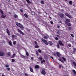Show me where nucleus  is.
Instances as JSON below:
<instances>
[{"mask_svg":"<svg viewBox=\"0 0 76 76\" xmlns=\"http://www.w3.org/2000/svg\"><path fill=\"white\" fill-rule=\"evenodd\" d=\"M56 36L57 37H60V36L58 35H56Z\"/></svg>","mask_w":76,"mask_h":76,"instance_id":"obj_56","label":"nucleus"},{"mask_svg":"<svg viewBox=\"0 0 76 76\" xmlns=\"http://www.w3.org/2000/svg\"><path fill=\"white\" fill-rule=\"evenodd\" d=\"M31 59L32 60H33L34 59V57H32L31 58Z\"/></svg>","mask_w":76,"mask_h":76,"instance_id":"obj_55","label":"nucleus"},{"mask_svg":"<svg viewBox=\"0 0 76 76\" xmlns=\"http://www.w3.org/2000/svg\"><path fill=\"white\" fill-rule=\"evenodd\" d=\"M20 11L22 13H23V10H22V9H20Z\"/></svg>","mask_w":76,"mask_h":76,"instance_id":"obj_44","label":"nucleus"},{"mask_svg":"<svg viewBox=\"0 0 76 76\" xmlns=\"http://www.w3.org/2000/svg\"><path fill=\"white\" fill-rule=\"evenodd\" d=\"M9 44L10 45V46L12 45V42L11 40H10L9 41Z\"/></svg>","mask_w":76,"mask_h":76,"instance_id":"obj_15","label":"nucleus"},{"mask_svg":"<svg viewBox=\"0 0 76 76\" xmlns=\"http://www.w3.org/2000/svg\"><path fill=\"white\" fill-rule=\"evenodd\" d=\"M70 13H71V14H73V11H70Z\"/></svg>","mask_w":76,"mask_h":76,"instance_id":"obj_57","label":"nucleus"},{"mask_svg":"<svg viewBox=\"0 0 76 76\" xmlns=\"http://www.w3.org/2000/svg\"><path fill=\"white\" fill-rule=\"evenodd\" d=\"M53 55L55 56H57V54H56V53H54Z\"/></svg>","mask_w":76,"mask_h":76,"instance_id":"obj_45","label":"nucleus"},{"mask_svg":"<svg viewBox=\"0 0 76 76\" xmlns=\"http://www.w3.org/2000/svg\"><path fill=\"white\" fill-rule=\"evenodd\" d=\"M26 30H27L28 32H30V31H31V30H30L29 29H28V28H26Z\"/></svg>","mask_w":76,"mask_h":76,"instance_id":"obj_27","label":"nucleus"},{"mask_svg":"<svg viewBox=\"0 0 76 76\" xmlns=\"http://www.w3.org/2000/svg\"><path fill=\"white\" fill-rule=\"evenodd\" d=\"M72 72L74 74L75 76H76V72L75 70L74 69L72 70Z\"/></svg>","mask_w":76,"mask_h":76,"instance_id":"obj_17","label":"nucleus"},{"mask_svg":"<svg viewBox=\"0 0 76 76\" xmlns=\"http://www.w3.org/2000/svg\"><path fill=\"white\" fill-rule=\"evenodd\" d=\"M5 66L7 68H9V65H8L7 64H6V65H5Z\"/></svg>","mask_w":76,"mask_h":76,"instance_id":"obj_31","label":"nucleus"},{"mask_svg":"<svg viewBox=\"0 0 76 76\" xmlns=\"http://www.w3.org/2000/svg\"><path fill=\"white\" fill-rule=\"evenodd\" d=\"M17 36H16V35H15V37L17 38Z\"/></svg>","mask_w":76,"mask_h":76,"instance_id":"obj_59","label":"nucleus"},{"mask_svg":"<svg viewBox=\"0 0 76 76\" xmlns=\"http://www.w3.org/2000/svg\"><path fill=\"white\" fill-rule=\"evenodd\" d=\"M36 53L37 56H39V54L38 53V52L37 51H36Z\"/></svg>","mask_w":76,"mask_h":76,"instance_id":"obj_28","label":"nucleus"},{"mask_svg":"<svg viewBox=\"0 0 76 76\" xmlns=\"http://www.w3.org/2000/svg\"><path fill=\"white\" fill-rule=\"evenodd\" d=\"M16 44V42L15 41H13V45H15Z\"/></svg>","mask_w":76,"mask_h":76,"instance_id":"obj_35","label":"nucleus"},{"mask_svg":"<svg viewBox=\"0 0 76 76\" xmlns=\"http://www.w3.org/2000/svg\"><path fill=\"white\" fill-rule=\"evenodd\" d=\"M65 15L67 17H69L70 18L72 19V16H71L70 15L68 14L67 13H66Z\"/></svg>","mask_w":76,"mask_h":76,"instance_id":"obj_4","label":"nucleus"},{"mask_svg":"<svg viewBox=\"0 0 76 76\" xmlns=\"http://www.w3.org/2000/svg\"><path fill=\"white\" fill-rule=\"evenodd\" d=\"M50 23H51V24L52 25L53 24V22L52 21H51Z\"/></svg>","mask_w":76,"mask_h":76,"instance_id":"obj_52","label":"nucleus"},{"mask_svg":"<svg viewBox=\"0 0 76 76\" xmlns=\"http://www.w3.org/2000/svg\"><path fill=\"white\" fill-rule=\"evenodd\" d=\"M63 76H69L68 75H63Z\"/></svg>","mask_w":76,"mask_h":76,"instance_id":"obj_60","label":"nucleus"},{"mask_svg":"<svg viewBox=\"0 0 76 76\" xmlns=\"http://www.w3.org/2000/svg\"><path fill=\"white\" fill-rule=\"evenodd\" d=\"M42 41L43 42V43H44L45 44H46V45H48V44L50 45H53V43H52V42L51 41H50L48 42V43L46 40L45 39H42Z\"/></svg>","mask_w":76,"mask_h":76,"instance_id":"obj_1","label":"nucleus"},{"mask_svg":"<svg viewBox=\"0 0 76 76\" xmlns=\"http://www.w3.org/2000/svg\"><path fill=\"white\" fill-rule=\"evenodd\" d=\"M56 54L57 56L58 57H60V56L61 55V54L60 53H58V52H56Z\"/></svg>","mask_w":76,"mask_h":76,"instance_id":"obj_13","label":"nucleus"},{"mask_svg":"<svg viewBox=\"0 0 76 76\" xmlns=\"http://www.w3.org/2000/svg\"><path fill=\"white\" fill-rule=\"evenodd\" d=\"M62 66L61 64H59V68H61V67H62Z\"/></svg>","mask_w":76,"mask_h":76,"instance_id":"obj_39","label":"nucleus"},{"mask_svg":"<svg viewBox=\"0 0 76 76\" xmlns=\"http://www.w3.org/2000/svg\"><path fill=\"white\" fill-rule=\"evenodd\" d=\"M59 16L61 18H63L64 17V14L63 13H60L59 14Z\"/></svg>","mask_w":76,"mask_h":76,"instance_id":"obj_5","label":"nucleus"},{"mask_svg":"<svg viewBox=\"0 0 76 76\" xmlns=\"http://www.w3.org/2000/svg\"><path fill=\"white\" fill-rule=\"evenodd\" d=\"M41 73L43 75H45L46 74V72L45 70L44 69H42Z\"/></svg>","mask_w":76,"mask_h":76,"instance_id":"obj_8","label":"nucleus"},{"mask_svg":"<svg viewBox=\"0 0 76 76\" xmlns=\"http://www.w3.org/2000/svg\"><path fill=\"white\" fill-rule=\"evenodd\" d=\"M57 34H60V32L58 31L57 32Z\"/></svg>","mask_w":76,"mask_h":76,"instance_id":"obj_53","label":"nucleus"},{"mask_svg":"<svg viewBox=\"0 0 76 76\" xmlns=\"http://www.w3.org/2000/svg\"><path fill=\"white\" fill-rule=\"evenodd\" d=\"M68 46H69V47H71L72 46L71 45H68Z\"/></svg>","mask_w":76,"mask_h":76,"instance_id":"obj_54","label":"nucleus"},{"mask_svg":"<svg viewBox=\"0 0 76 76\" xmlns=\"http://www.w3.org/2000/svg\"><path fill=\"white\" fill-rule=\"evenodd\" d=\"M20 56H21V57H22V58H25L26 57H25V56H23V55L20 54Z\"/></svg>","mask_w":76,"mask_h":76,"instance_id":"obj_26","label":"nucleus"},{"mask_svg":"<svg viewBox=\"0 0 76 76\" xmlns=\"http://www.w3.org/2000/svg\"><path fill=\"white\" fill-rule=\"evenodd\" d=\"M26 55L27 56H29V54L27 52H26Z\"/></svg>","mask_w":76,"mask_h":76,"instance_id":"obj_36","label":"nucleus"},{"mask_svg":"<svg viewBox=\"0 0 76 76\" xmlns=\"http://www.w3.org/2000/svg\"><path fill=\"white\" fill-rule=\"evenodd\" d=\"M34 68L39 69L40 68V66L38 65H36L34 66Z\"/></svg>","mask_w":76,"mask_h":76,"instance_id":"obj_12","label":"nucleus"},{"mask_svg":"<svg viewBox=\"0 0 76 76\" xmlns=\"http://www.w3.org/2000/svg\"><path fill=\"white\" fill-rule=\"evenodd\" d=\"M59 61H61V62L63 63H64V61H65L66 60V59L64 57H62L61 58H59Z\"/></svg>","mask_w":76,"mask_h":76,"instance_id":"obj_3","label":"nucleus"},{"mask_svg":"<svg viewBox=\"0 0 76 76\" xmlns=\"http://www.w3.org/2000/svg\"><path fill=\"white\" fill-rule=\"evenodd\" d=\"M59 23H61V21H59Z\"/></svg>","mask_w":76,"mask_h":76,"instance_id":"obj_63","label":"nucleus"},{"mask_svg":"<svg viewBox=\"0 0 76 76\" xmlns=\"http://www.w3.org/2000/svg\"><path fill=\"white\" fill-rule=\"evenodd\" d=\"M39 47V46L37 45L36 46H35V47H34V48H38Z\"/></svg>","mask_w":76,"mask_h":76,"instance_id":"obj_29","label":"nucleus"},{"mask_svg":"<svg viewBox=\"0 0 76 76\" xmlns=\"http://www.w3.org/2000/svg\"><path fill=\"white\" fill-rule=\"evenodd\" d=\"M49 37V36H45L44 37V38L45 39H47Z\"/></svg>","mask_w":76,"mask_h":76,"instance_id":"obj_21","label":"nucleus"},{"mask_svg":"<svg viewBox=\"0 0 76 76\" xmlns=\"http://www.w3.org/2000/svg\"><path fill=\"white\" fill-rule=\"evenodd\" d=\"M45 60H43V61H41V64H43V63H45Z\"/></svg>","mask_w":76,"mask_h":76,"instance_id":"obj_23","label":"nucleus"},{"mask_svg":"<svg viewBox=\"0 0 76 76\" xmlns=\"http://www.w3.org/2000/svg\"><path fill=\"white\" fill-rule=\"evenodd\" d=\"M24 75L26 76H28V74H27V73H25Z\"/></svg>","mask_w":76,"mask_h":76,"instance_id":"obj_46","label":"nucleus"},{"mask_svg":"<svg viewBox=\"0 0 76 76\" xmlns=\"http://www.w3.org/2000/svg\"><path fill=\"white\" fill-rule=\"evenodd\" d=\"M0 12L1 13V15H4V13L2 10L1 9H0Z\"/></svg>","mask_w":76,"mask_h":76,"instance_id":"obj_16","label":"nucleus"},{"mask_svg":"<svg viewBox=\"0 0 76 76\" xmlns=\"http://www.w3.org/2000/svg\"><path fill=\"white\" fill-rule=\"evenodd\" d=\"M17 31H18V32H19L20 33V34L22 35H24V33H23V32H22L20 30H19V29H17Z\"/></svg>","mask_w":76,"mask_h":76,"instance_id":"obj_6","label":"nucleus"},{"mask_svg":"<svg viewBox=\"0 0 76 76\" xmlns=\"http://www.w3.org/2000/svg\"><path fill=\"white\" fill-rule=\"evenodd\" d=\"M2 76H5L4 75H2Z\"/></svg>","mask_w":76,"mask_h":76,"instance_id":"obj_64","label":"nucleus"},{"mask_svg":"<svg viewBox=\"0 0 76 76\" xmlns=\"http://www.w3.org/2000/svg\"><path fill=\"white\" fill-rule=\"evenodd\" d=\"M73 50L74 51H76V48H73Z\"/></svg>","mask_w":76,"mask_h":76,"instance_id":"obj_51","label":"nucleus"},{"mask_svg":"<svg viewBox=\"0 0 76 76\" xmlns=\"http://www.w3.org/2000/svg\"><path fill=\"white\" fill-rule=\"evenodd\" d=\"M12 37L13 38H15V35H14V34H12Z\"/></svg>","mask_w":76,"mask_h":76,"instance_id":"obj_41","label":"nucleus"},{"mask_svg":"<svg viewBox=\"0 0 76 76\" xmlns=\"http://www.w3.org/2000/svg\"><path fill=\"white\" fill-rule=\"evenodd\" d=\"M10 52H8L7 54V55L8 56H10Z\"/></svg>","mask_w":76,"mask_h":76,"instance_id":"obj_37","label":"nucleus"},{"mask_svg":"<svg viewBox=\"0 0 76 76\" xmlns=\"http://www.w3.org/2000/svg\"><path fill=\"white\" fill-rule=\"evenodd\" d=\"M5 53L4 52H0V56L2 57L4 56Z\"/></svg>","mask_w":76,"mask_h":76,"instance_id":"obj_7","label":"nucleus"},{"mask_svg":"<svg viewBox=\"0 0 76 76\" xmlns=\"http://www.w3.org/2000/svg\"><path fill=\"white\" fill-rule=\"evenodd\" d=\"M34 44L36 45H38V43L36 41H34Z\"/></svg>","mask_w":76,"mask_h":76,"instance_id":"obj_40","label":"nucleus"},{"mask_svg":"<svg viewBox=\"0 0 76 76\" xmlns=\"http://www.w3.org/2000/svg\"><path fill=\"white\" fill-rule=\"evenodd\" d=\"M14 17L15 18H18V16L17 15H14Z\"/></svg>","mask_w":76,"mask_h":76,"instance_id":"obj_25","label":"nucleus"},{"mask_svg":"<svg viewBox=\"0 0 76 76\" xmlns=\"http://www.w3.org/2000/svg\"><path fill=\"white\" fill-rule=\"evenodd\" d=\"M38 51L39 52V53H42V50H41L40 49H39L38 50Z\"/></svg>","mask_w":76,"mask_h":76,"instance_id":"obj_30","label":"nucleus"},{"mask_svg":"<svg viewBox=\"0 0 76 76\" xmlns=\"http://www.w3.org/2000/svg\"><path fill=\"white\" fill-rule=\"evenodd\" d=\"M26 1H27V3H30V4H31V3H31V1H29V0H26Z\"/></svg>","mask_w":76,"mask_h":76,"instance_id":"obj_24","label":"nucleus"},{"mask_svg":"<svg viewBox=\"0 0 76 76\" xmlns=\"http://www.w3.org/2000/svg\"><path fill=\"white\" fill-rule=\"evenodd\" d=\"M57 27H58V28H60V26H58Z\"/></svg>","mask_w":76,"mask_h":76,"instance_id":"obj_58","label":"nucleus"},{"mask_svg":"<svg viewBox=\"0 0 76 76\" xmlns=\"http://www.w3.org/2000/svg\"><path fill=\"white\" fill-rule=\"evenodd\" d=\"M57 48H60V46L59 45H57Z\"/></svg>","mask_w":76,"mask_h":76,"instance_id":"obj_48","label":"nucleus"},{"mask_svg":"<svg viewBox=\"0 0 76 76\" xmlns=\"http://www.w3.org/2000/svg\"><path fill=\"white\" fill-rule=\"evenodd\" d=\"M69 3L70 4L72 5V1H69Z\"/></svg>","mask_w":76,"mask_h":76,"instance_id":"obj_32","label":"nucleus"},{"mask_svg":"<svg viewBox=\"0 0 76 76\" xmlns=\"http://www.w3.org/2000/svg\"><path fill=\"white\" fill-rule=\"evenodd\" d=\"M51 57V58H52V59H53V57Z\"/></svg>","mask_w":76,"mask_h":76,"instance_id":"obj_62","label":"nucleus"},{"mask_svg":"<svg viewBox=\"0 0 76 76\" xmlns=\"http://www.w3.org/2000/svg\"><path fill=\"white\" fill-rule=\"evenodd\" d=\"M41 4H44V1H41Z\"/></svg>","mask_w":76,"mask_h":76,"instance_id":"obj_38","label":"nucleus"},{"mask_svg":"<svg viewBox=\"0 0 76 76\" xmlns=\"http://www.w3.org/2000/svg\"><path fill=\"white\" fill-rule=\"evenodd\" d=\"M55 39L56 40H58V38L57 37H56L55 38Z\"/></svg>","mask_w":76,"mask_h":76,"instance_id":"obj_43","label":"nucleus"},{"mask_svg":"<svg viewBox=\"0 0 76 76\" xmlns=\"http://www.w3.org/2000/svg\"><path fill=\"white\" fill-rule=\"evenodd\" d=\"M58 43L59 45H62V46H64V44H62V42L61 40H59L58 41Z\"/></svg>","mask_w":76,"mask_h":76,"instance_id":"obj_10","label":"nucleus"},{"mask_svg":"<svg viewBox=\"0 0 76 76\" xmlns=\"http://www.w3.org/2000/svg\"><path fill=\"white\" fill-rule=\"evenodd\" d=\"M7 70H8L10 71V68H8L7 69Z\"/></svg>","mask_w":76,"mask_h":76,"instance_id":"obj_49","label":"nucleus"},{"mask_svg":"<svg viewBox=\"0 0 76 76\" xmlns=\"http://www.w3.org/2000/svg\"><path fill=\"white\" fill-rule=\"evenodd\" d=\"M65 23L66 25H67V26H72V24L70 23H68L67 22H66V21H65Z\"/></svg>","mask_w":76,"mask_h":76,"instance_id":"obj_9","label":"nucleus"},{"mask_svg":"<svg viewBox=\"0 0 76 76\" xmlns=\"http://www.w3.org/2000/svg\"><path fill=\"white\" fill-rule=\"evenodd\" d=\"M38 59H39V60H40L41 61H42V60L43 58H42L39 57V58H38Z\"/></svg>","mask_w":76,"mask_h":76,"instance_id":"obj_33","label":"nucleus"},{"mask_svg":"<svg viewBox=\"0 0 76 76\" xmlns=\"http://www.w3.org/2000/svg\"><path fill=\"white\" fill-rule=\"evenodd\" d=\"M68 29H69V31H70L72 29V28L71 27H69V28H68Z\"/></svg>","mask_w":76,"mask_h":76,"instance_id":"obj_50","label":"nucleus"},{"mask_svg":"<svg viewBox=\"0 0 76 76\" xmlns=\"http://www.w3.org/2000/svg\"><path fill=\"white\" fill-rule=\"evenodd\" d=\"M49 18L50 19H52V17H51L50 16H49Z\"/></svg>","mask_w":76,"mask_h":76,"instance_id":"obj_61","label":"nucleus"},{"mask_svg":"<svg viewBox=\"0 0 76 76\" xmlns=\"http://www.w3.org/2000/svg\"><path fill=\"white\" fill-rule=\"evenodd\" d=\"M16 56V54L15 53L14 54H13V55H12V56L11 57V58H14V57H15Z\"/></svg>","mask_w":76,"mask_h":76,"instance_id":"obj_14","label":"nucleus"},{"mask_svg":"<svg viewBox=\"0 0 76 76\" xmlns=\"http://www.w3.org/2000/svg\"><path fill=\"white\" fill-rule=\"evenodd\" d=\"M73 64L74 66H75L76 67V63H75V61H73Z\"/></svg>","mask_w":76,"mask_h":76,"instance_id":"obj_34","label":"nucleus"},{"mask_svg":"<svg viewBox=\"0 0 76 76\" xmlns=\"http://www.w3.org/2000/svg\"><path fill=\"white\" fill-rule=\"evenodd\" d=\"M12 62H14L15 61V60L14 59H12Z\"/></svg>","mask_w":76,"mask_h":76,"instance_id":"obj_42","label":"nucleus"},{"mask_svg":"<svg viewBox=\"0 0 76 76\" xmlns=\"http://www.w3.org/2000/svg\"><path fill=\"white\" fill-rule=\"evenodd\" d=\"M1 18H6V15H1Z\"/></svg>","mask_w":76,"mask_h":76,"instance_id":"obj_20","label":"nucleus"},{"mask_svg":"<svg viewBox=\"0 0 76 76\" xmlns=\"http://www.w3.org/2000/svg\"><path fill=\"white\" fill-rule=\"evenodd\" d=\"M71 36V37H74V35H73V34H70Z\"/></svg>","mask_w":76,"mask_h":76,"instance_id":"obj_47","label":"nucleus"},{"mask_svg":"<svg viewBox=\"0 0 76 76\" xmlns=\"http://www.w3.org/2000/svg\"><path fill=\"white\" fill-rule=\"evenodd\" d=\"M29 68H30V72H34L33 69L32 68H31V67H29Z\"/></svg>","mask_w":76,"mask_h":76,"instance_id":"obj_18","label":"nucleus"},{"mask_svg":"<svg viewBox=\"0 0 76 76\" xmlns=\"http://www.w3.org/2000/svg\"><path fill=\"white\" fill-rule=\"evenodd\" d=\"M6 30H7V33L8 34V35L10 36V31L9 30V29L8 28Z\"/></svg>","mask_w":76,"mask_h":76,"instance_id":"obj_11","label":"nucleus"},{"mask_svg":"<svg viewBox=\"0 0 76 76\" xmlns=\"http://www.w3.org/2000/svg\"><path fill=\"white\" fill-rule=\"evenodd\" d=\"M24 16L25 17H26V18H28V15L26 13H25L24 14Z\"/></svg>","mask_w":76,"mask_h":76,"instance_id":"obj_22","label":"nucleus"},{"mask_svg":"<svg viewBox=\"0 0 76 76\" xmlns=\"http://www.w3.org/2000/svg\"><path fill=\"white\" fill-rule=\"evenodd\" d=\"M15 24L17 26H18V27H20L21 29H23L24 28V27L20 23H19L18 22H16Z\"/></svg>","mask_w":76,"mask_h":76,"instance_id":"obj_2","label":"nucleus"},{"mask_svg":"<svg viewBox=\"0 0 76 76\" xmlns=\"http://www.w3.org/2000/svg\"><path fill=\"white\" fill-rule=\"evenodd\" d=\"M66 21L65 22H67L69 23L70 22V20L69 19H66Z\"/></svg>","mask_w":76,"mask_h":76,"instance_id":"obj_19","label":"nucleus"}]
</instances>
